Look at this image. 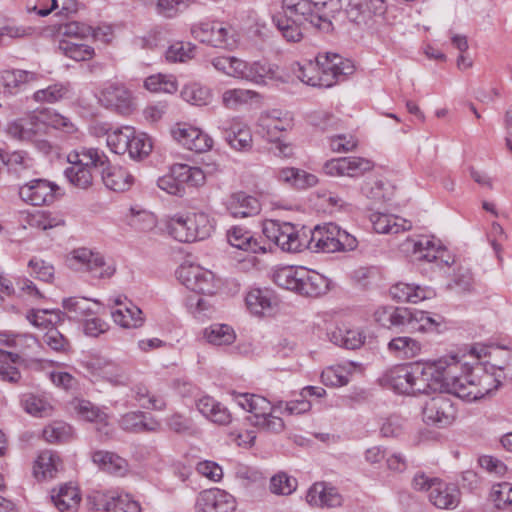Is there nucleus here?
I'll use <instances>...</instances> for the list:
<instances>
[{
    "label": "nucleus",
    "instance_id": "6e6d98bb",
    "mask_svg": "<svg viewBox=\"0 0 512 512\" xmlns=\"http://www.w3.org/2000/svg\"><path fill=\"white\" fill-rule=\"evenodd\" d=\"M144 86L151 92H164L172 94L177 91V81L172 75L157 74L149 76L144 81Z\"/></svg>",
    "mask_w": 512,
    "mask_h": 512
},
{
    "label": "nucleus",
    "instance_id": "58836bf2",
    "mask_svg": "<svg viewBox=\"0 0 512 512\" xmlns=\"http://www.w3.org/2000/svg\"><path fill=\"white\" fill-rule=\"evenodd\" d=\"M411 364L392 368L386 374V381L399 394H411L412 378Z\"/></svg>",
    "mask_w": 512,
    "mask_h": 512
},
{
    "label": "nucleus",
    "instance_id": "09e8293b",
    "mask_svg": "<svg viewBox=\"0 0 512 512\" xmlns=\"http://www.w3.org/2000/svg\"><path fill=\"white\" fill-rule=\"evenodd\" d=\"M20 360L16 353L5 352L0 349V379L10 383H17L21 378L20 371L13 365Z\"/></svg>",
    "mask_w": 512,
    "mask_h": 512
},
{
    "label": "nucleus",
    "instance_id": "4d7b16f0",
    "mask_svg": "<svg viewBox=\"0 0 512 512\" xmlns=\"http://www.w3.org/2000/svg\"><path fill=\"white\" fill-rule=\"evenodd\" d=\"M263 121L264 127L272 137H277V133L287 131L292 125L288 113L283 114L279 110H272Z\"/></svg>",
    "mask_w": 512,
    "mask_h": 512
},
{
    "label": "nucleus",
    "instance_id": "864d4df0",
    "mask_svg": "<svg viewBox=\"0 0 512 512\" xmlns=\"http://www.w3.org/2000/svg\"><path fill=\"white\" fill-rule=\"evenodd\" d=\"M181 96L186 102L196 106L208 105L212 97L209 88L199 83H191L184 86Z\"/></svg>",
    "mask_w": 512,
    "mask_h": 512
},
{
    "label": "nucleus",
    "instance_id": "aec40b11",
    "mask_svg": "<svg viewBox=\"0 0 512 512\" xmlns=\"http://www.w3.org/2000/svg\"><path fill=\"white\" fill-rule=\"evenodd\" d=\"M99 101L106 108L113 109L120 114L126 115L133 110L132 93L120 83H111L103 88Z\"/></svg>",
    "mask_w": 512,
    "mask_h": 512
},
{
    "label": "nucleus",
    "instance_id": "f257e3e1",
    "mask_svg": "<svg viewBox=\"0 0 512 512\" xmlns=\"http://www.w3.org/2000/svg\"><path fill=\"white\" fill-rule=\"evenodd\" d=\"M355 70L351 60L337 53L318 54L315 61L292 64V72L302 83L313 87L329 88L345 80Z\"/></svg>",
    "mask_w": 512,
    "mask_h": 512
},
{
    "label": "nucleus",
    "instance_id": "a878e982",
    "mask_svg": "<svg viewBox=\"0 0 512 512\" xmlns=\"http://www.w3.org/2000/svg\"><path fill=\"white\" fill-rule=\"evenodd\" d=\"M488 359L484 361L485 367L496 372L503 382L512 381V350L496 347L488 352Z\"/></svg>",
    "mask_w": 512,
    "mask_h": 512
},
{
    "label": "nucleus",
    "instance_id": "5701e85b",
    "mask_svg": "<svg viewBox=\"0 0 512 512\" xmlns=\"http://www.w3.org/2000/svg\"><path fill=\"white\" fill-rule=\"evenodd\" d=\"M223 135L228 145L236 151L246 152L252 148V134L249 127L237 120L225 124Z\"/></svg>",
    "mask_w": 512,
    "mask_h": 512
},
{
    "label": "nucleus",
    "instance_id": "6e6552de",
    "mask_svg": "<svg viewBox=\"0 0 512 512\" xmlns=\"http://www.w3.org/2000/svg\"><path fill=\"white\" fill-rule=\"evenodd\" d=\"M356 238L334 223L317 225L308 231L306 249L314 253L352 251L357 247Z\"/></svg>",
    "mask_w": 512,
    "mask_h": 512
},
{
    "label": "nucleus",
    "instance_id": "20e7f679",
    "mask_svg": "<svg viewBox=\"0 0 512 512\" xmlns=\"http://www.w3.org/2000/svg\"><path fill=\"white\" fill-rule=\"evenodd\" d=\"M235 402L251 416V424L268 433L279 434L285 429V423L279 416L274 415L282 409L283 401L271 404L266 398L249 393H233Z\"/></svg>",
    "mask_w": 512,
    "mask_h": 512
},
{
    "label": "nucleus",
    "instance_id": "13d9d810",
    "mask_svg": "<svg viewBox=\"0 0 512 512\" xmlns=\"http://www.w3.org/2000/svg\"><path fill=\"white\" fill-rule=\"evenodd\" d=\"M63 308L78 319H87L94 314L90 300L85 297H70L62 301Z\"/></svg>",
    "mask_w": 512,
    "mask_h": 512
},
{
    "label": "nucleus",
    "instance_id": "49530a36",
    "mask_svg": "<svg viewBox=\"0 0 512 512\" xmlns=\"http://www.w3.org/2000/svg\"><path fill=\"white\" fill-rule=\"evenodd\" d=\"M91 366L99 369V374L113 385H126L129 381L127 374L111 362L96 359Z\"/></svg>",
    "mask_w": 512,
    "mask_h": 512
},
{
    "label": "nucleus",
    "instance_id": "bf43d9fd",
    "mask_svg": "<svg viewBox=\"0 0 512 512\" xmlns=\"http://www.w3.org/2000/svg\"><path fill=\"white\" fill-rule=\"evenodd\" d=\"M195 49L190 42H176L167 48L165 59L170 63L186 62L194 57Z\"/></svg>",
    "mask_w": 512,
    "mask_h": 512
},
{
    "label": "nucleus",
    "instance_id": "338daca9",
    "mask_svg": "<svg viewBox=\"0 0 512 512\" xmlns=\"http://www.w3.org/2000/svg\"><path fill=\"white\" fill-rule=\"evenodd\" d=\"M72 435V427L63 422L53 423L43 430V437L50 443H63L68 441Z\"/></svg>",
    "mask_w": 512,
    "mask_h": 512
},
{
    "label": "nucleus",
    "instance_id": "0e129e2a",
    "mask_svg": "<svg viewBox=\"0 0 512 512\" xmlns=\"http://www.w3.org/2000/svg\"><path fill=\"white\" fill-rule=\"evenodd\" d=\"M258 96V93L249 89H228L222 94V103L225 107L234 109Z\"/></svg>",
    "mask_w": 512,
    "mask_h": 512
},
{
    "label": "nucleus",
    "instance_id": "f3484780",
    "mask_svg": "<svg viewBox=\"0 0 512 512\" xmlns=\"http://www.w3.org/2000/svg\"><path fill=\"white\" fill-rule=\"evenodd\" d=\"M59 186L47 179H33L19 188L20 198L33 206L49 205L56 199Z\"/></svg>",
    "mask_w": 512,
    "mask_h": 512
},
{
    "label": "nucleus",
    "instance_id": "774afa93",
    "mask_svg": "<svg viewBox=\"0 0 512 512\" xmlns=\"http://www.w3.org/2000/svg\"><path fill=\"white\" fill-rule=\"evenodd\" d=\"M127 223L138 231L150 230L155 226L154 215L146 210L130 209L127 215Z\"/></svg>",
    "mask_w": 512,
    "mask_h": 512
},
{
    "label": "nucleus",
    "instance_id": "a18cd8bd",
    "mask_svg": "<svg viewBox=\"0 0 512 512\" xmlns=\"http://www.w3.org/2000/svg\"><path fill=\"white\" fill-rule=\"evenodd\" d=\"M21 405L27 413L35 417L49 416L53 409L44 396L33 393L23 394L21 397Z\"/></svg>",
    "mask_w": 512,
    "mask_h": 512
},
{
    "label": "nucleus",
    "instance_id": "3c124183",
    "mask_svg": "<svg viewBox=\"0 0 512 512\" xmlns=\"http://www.w3.org/2000/svg\"><path fill=\"white\" fill-rule=\"evenodd\" d=\"M5 166L10 172L22 176L34 168V159L25 151H8Z\"/></svg>",
    "mask_w": 512,
    "mask_h": 512
},
{
    "label": "nucleus",
    "instance_id": "72a5a7b5",
    "mask_svg": "<svg viewBox=\"0 0 512 512\" xmlns=\"http://www.w3.org/2000/svg\"><path fill=\"white\" fill-rule=\"evenodd\" d=\"M404 245L407 251H412L416 260L433 262L440 258V253H443L440 248L436 247L434 240L428 237H421L417 240L408 239Z\"/></svg>",
    "mask_w": 512,
    "mask_h": 512
},
{
    "label": "nucleus",
    "instance_id": "4c0bfd02",
    "mask_svg": "<svg viewBox=\"0 0 512 512\" xmlns=\"http://www.w3.org/2000/svg\"><path fill=\"white\" fill-rule=\"evenodd\" d=\"M120 426L125 431L140 433L156 431L159 427V423L152 418L147 420V417L143 412L137 411L123 415L120 420Z\"/></svg>",
    "mask_w": 512,
    "mask_h": 512
},
{
    "label": "nucleus",
    "instance_id": "9d476101",
    "mask_svg": "<svg viewBox=\"0 0 512 512\" xmlns=\"http://www.w3.org/2000/svg\"><path fill=\"white\" fill-rule=\"evenodd\" d=\"M283 13L273 16L272 21L283 38L288 42H299L303 38V31L311 26L310 18L305 12L291 1H282Z\"/></svg>",
    "mask_w": 512,
    "mask_h": 512
},
{
    "label": "nucleus",
    "instance_id": "ddd939ff",
    "mask_svg": "<svg viewBox=\"0 0 512 512\" xmlns=\"http://www.w3.org/2000/svg\"><path fill=\"white\" fill-rule=\"evenodd\" d=\"M457 414L455 404L450 397L441 392L428 399L422 408L423 421L427 425L444 428L451 425Z\"/></svg>",
    "mask_w": 512,
    "mask_h": 512
},
{
    "label": "nucleus",
    "instance_id": "473e14b6",
    "mask_svg": "<svg viewBox=\"0 0 512 512\" xmlns=\"http://www.w3.org/2000/svg\"><path fill=\"white\" fill-rule=\"evenodd\" d=\"M384 11V0H349L347 15L350 21L360 24L371 14Z\"/></svg>",
    "mask_w": 512,
    "mask_h": 512
},
{
    "label": "nucleus",
    "instance_id": "dca6fc26",
    "mask_svg": "<svg viewBox=\"0 0 512 512\" xmlns=\"http://www.w3.org/2000/svg\"><path fill=\"white\" fill-rule=\"evenodd\" d=\"M192 36L216 48L231 49L235 40L230 31L219 22H201L191 27Z\"/></svg>",
    "mask_w": 512,
    "mask_h": 512
},
{
    "label": "nucleus",
    "instance_id": "412c9836",
    "mask_svg": "<svg viewBox=\"0 0 512 512\" xmlns=\"http://www.w3.org/2000/svg\"><path fill=\"white\" fill-rule=\"evenodd\" d=\"M371 161L360 157H341L327 161L324 164V172L330 176L357 177L371 170Z\"/></svg>",
    "mask_w": 512,
    "mask_h": 512
},
{
    "label": "nucleus",
    "instance_id": "c03bdc74",
    "mask_svg": "<svg viewBox=\"0 0 512 512\" xmlns=\"http://www.w3.org/2000/svg\"><path fill=\"white\" fill-rule=\"evenodd\" d=\"M134 128L130 126H124L116 128L108 133L106 143L111 152L123 155L129 150L130 137H133Z\"/></svg>",
    "mask_w": 512,
    "mask_h": 512
},
{
    "label": "nucleus",
    "instance_id": "cd10ccee",
    "mask_svg": "<svg viewBox=\"0 0 512 512\" xmlns=\"http://www.w3.org/2000/svg\"><path fill=\"white\" fill-rule=\"evenodd\" d=\"M228 243L239 250L250 253L265 252V247L253 233L241 226H233L226 233Z\"/></svg>",
    "mask_w": 512,
    "mask_h": 512
},
{
    "label": "nucleus",
    "instance_id": "2eb2a0df",
    "mask_svg": "<svg viewBox=\"0 0 512 512\" xmlns=\"http://www.w3.org/2000/svg\"><path fill=\"white\" fill-rule=\"evenodd\" d=\"M177 278L185 287L203 295H212L215 290L214 274L196 265H182L176 271Z\"/></svg>",
    "mask_w": 512,
    "mask_h": 512
},
{
    "label": "nucleus",
    "instance_id": "a211bd4d",
    "mask_svg": "<svg viewBox=\"0 0 512 512\" xmlns=\"http://www.w3.org/2000/svg\"><path fill=\"white\" fill-rule=\"evenodd\" d=\"M235 508L234 496L219 488L200 492L195 502L196 512H232Z\"/></svg>",
    "mask_w": 512,
    "mask_h": 512
},
{
    "label": "nucleus",
    "instance_id": "b1692460",
    "mask_svg": "<svg viewBox=\"0 0 512 512\" xmlns=\"http://www.w3.org/2000/svg\"><path fill=\"white\" fill-rule=\"evenodd\" d=\"M461 493L459 489L452 484H447L441 480L432 486L428 494L429 501L437 508L453 510L460 503Z\"/></svg>",
    "mask_w": 512,
    "mask_h": 512
},
{
    "label": "nucleus",
    "instance_id": "f704fd0d",
    "mask_svg": "<svg viewBox=\"0 0 512 512\" xmlns=\"http://www.w3.org/2000/svg\"><path fill=\"white\" fill-rule=\"evenodd\" d=\"M276 177L280 182L297 189L312 187L318 181L315 175L290 167L277 170Z\"/></svg>",
    "mask_w": 512,
    "mask_h": 512
},
{
    "label": "nucleus",
    "instance_id": "79ce46f5",
    "mask_svg": "<svg viewBox=\"0 0 512 512\" xmlns=\"http://www.w3.org/2000/svg\"><path fill=\"white\" fill-rule=\"evenodd\" d=\"M61 466V460L59 456L50 450H45L38 456L35 466L34 474L37 478L40 476L43 479L53 478Z\"/></svg>",
    "mask_w": 512,
    "mask_h": 512
},
{
    "label": "nucleus",
    "instance_id": "2f4dec72",
    "mask_svg": "<svg viewBox=\"0 0 512 512\" xmlns=\"http://www.w3.org/2000/svg\"><path fill=\"white\" fill-rule=\"evenodd\" d=\"M111 317L115 324L125 329L139 328L145 321L142 310L130 301L124 307L113 310Z\"/></svg>",
    "mask_w": 512,
    "mask_h": 512
},
{
    "label": "nucleus",
    "instance_id": "c9c22d12",
    "mask_svg": "<svg viewBox=\"0 0 512 512\" xmlns=\"http://www.w3.org/2000/svg\"><path fill=\"white\" fill-rule=\"evenodd\" d=\"M80 495L76 487L65 484L55 493L53 490L51 500L60 512H76L80 503Z\"/></svg>",
    "mask_w": 512,
    "mask_h": 512
},
{
    "label": "nucleus",
    "instance_id": "f03ea898",
    "mask_svg": "<svg viewBox=\"0 0 512 512\" xmlns=\"http://www.w3.org/2000/svg\"><path fill=\"white\" fill-rule=\"evenodd\" d=\"M461 369L455 356L411 364V394H428L444 392L452 394L450 383Z\"/></svg>",
    "mask_w": 512,
    "mask_h": 512
},
{
    "label": "nucleus",
    "instance_id": "052dcab7",
    "mask_svg": "<svg viewBox=\"0 0 512 512\" xmlns=\"http://www.w3.org/2000/svg\"><path fill=\"white\" fill-rule=\"evenodd\" d=\"M246 304L254 314H263L271 307L272 298L267 290L253 289L246 296Z\"/></svg>",
    "mask_w": 512,
    "mask_h": 512
},
{
    "label": "nucleus",
    "instance_id": "0eeeda50",
    "mask_svg": "<svg viewBox=\"0 0 512 512\" xmlns=\"http://www.w3.org/2000/svg\"><path fill=\"white\" fill-rule=\"evenodd\" d=\"M217 165L206 164L203 167H192L187 164H175L169 173L157 180L158 187L171 195L183 196L185 185L191 187L203 186L209 175L217 172Z\"/></svg>",
    "mask_w": 512,
    "mask_h": 512
},
{
    "label": "nucleus",
    "instance_id": "1a4fd4ad",
    "mask_svg": "<svg viewBox=\"0 0 512 512\" xmlns=\"http://www.w3.org/2000/svg\"><path fill=\"white\" fill-rule=\"evenodd\" d=\"M263 234L282 251L298 253L306 249L308 231L297 228L289 222L267 220L263 225Z\"/></svg>",
    "mask_w": 512,
    "mask_h": 512
},
{
    "label": "nucleus",
    "instance_id": "4468645a",
    "mask_svg": "<svg viewBox=\"0 0 512 512\" xmlns=\"http://www.w3.org/2000/svg\"><path fill=\"white\" fill-rule=\"evenodd\" d=\"M88 505L96 511L105 512H140V504L129 494L117 492L93 491L87 497Z\"/></svg>",
    "mask_w": 512,
    "mask_h": 512
},
{
    "label": "nucleus",
    "instance_id": "680f3d73",
    "mask_svg": "<svg viewBox=\"0 0 512 512\" xmlns=\"http://www.w3.org/2000/svg\"><path fill=\"white\" fill-rule=\"evenodd\" d=\"M269 488L273 494L290 495L297 488V480L285 472H279L270 479Z\"/></svg>",
    "mask_w": 512,
    "mask_h": 512
},
{
    "label": "nucleus",
    "instance_id": "603ef678",
    "mask_svg": "<svg viewBox=\"0 0 512 512\" xmlns=\"http://www.w3.org/2000/svg\"><path fill=\"white\" fill-rule=\"evenodd\" d=\"M443 325V317L440 315H432L431 313L423 310L414 309V324L413 329L422 332H436L439 333Z\"/></svg>",
    "mask_w": 512,
    "mask_h": 512
},
{
    "label": "nucleus",
    "instance_id": "ea45409f",
    "mask_svg": "<svg viewBox=\"0 0 512 512\" xmlns=\"http://www.w3.org/2000/svg\"><path fill=\"white\" fill-rule=\"evenodd\" d=\"M421 348V343L409 336L395 337L388 343V350L403 359L414 358L420 353Z\"/></svg>",
    "mask_w": 512,
    "mask_h": 512
},
{
    "label": "nucleus",
    "instance_id": "393cba45",
    "mask_svg": "<svg viewBox=\"0 0 512 512\" xmlns=\"http://www.w3.org/2000/svg\"><path fill=\"white\" fill-rule=\"evenodd\" d=\"M227 209L233 217H252L260 213L261 204L257 197L240 191L229 197Z\"/></svg>",
    "mask_w": 512,
    "mask_h": 512
},
{
    "label": "nucleus",
    "instance_id": "7c9ffc66",
    "mask_svg": "<svg viewBox=\"0 0 512 512\" xmlns=\"http://www.w3.org/2000/svg\"><path fill=\"white\" fill-rule=\"evenodd\" d=\"M370 219L373 229L380 234H397L401 231L410 230L412 227L410 221L391 214L376 212L371 214Z\"/></svg>",
    "mask_w": 512,
    "mask_h": 512
},
{
    "label": "nucleus",
    "instance_id": "a19ab883",
    "mask_svg": "<svg viewBox=\"0 0 512 512\" xmlns=\"http://www.w3.org/2000/svg\"><path fill=\"white\" fill-rule=\"evenodd\" d=\"M353 369V362L328 367L321 373V380L326 386H344L349 382Z\"/></svg>",
    "mask_w": 512,
    "mask_h": 512
},
{
    "label": "nucleus",
    "instance_id": "f8f14e48",
    "mask_svg": "<svg viewBox=\"0 0 512 512\" xmlns=\"http://www.w3.org/2000/svg\"><path fill=\"white\" fill-rule=\"evenodd\" d=\"M67 261L71 268L84 269L96 278H110L116 272L113 261L107 262L99 252L84 247L74 249Z\"/></svg>",
    "mask_w": 512,
    "mask_h": 512
},
{
    "label": "nucleus",
    "instance_id": "e2e57ef3",
    "mask_svg": "<svg viewBox=\"0 0 512 512\" xmlns=\"http://www.w3.org/2000/svg\"><path fill=\"white\" fill-rule=\"evenodd\" d=\"M365 336L356 330H341L332 333V340L335 344L346 349H357L364 343Z\"/></svg>",
    "mask_w": 512,
    "mask_h": 512
},
{
    "label": "nucleus",
    "instance_id": "37998d69",
    "mask_svg": "<svg viewBox=\"0 0 512 512\" xmlns=\"http://www.w3.org/2000/svg\"><path fill=\"white\" fill-rule=\"evenodd\" d=\"M71 85L68 82H58L49 85L47 88L37 90L33 94L36 102L56 103L70 96Z\"/></svg>",
    "mask_w": 512,
    "mask_h": 512
},
{
    "label": "nucleus",
    "instance_id": "4be33fe9",
    "mask_svg": "<svg viewBox=\"0 0 512 512\" xmlns=\"http://www.w3.org/2000/svg\"><path fill=\"white\" fill-rule=\"evenodd\" d=\"M75 410L82 419L95 424L100 437H111L113 427L109 423V416L105 411L88 400H79Z\"/></svg>",
    "mask_w": 512,
    "mask_h": 512
},
{
    "label": "nucleus",
    "instance_id": "e433bc0d",
    "mask_svg": "<svg viewBox=\"0 0 512 512\" xmlns=\"http://www.w3.org/2000/svg\"><path fill=\"white\" fill-rule=\"evenodd\" d=\"M191 214H176L167 222L169 234L177 241L189 243L194 242L193 225H190Z\"/></svg>",
    "mask_w": 512,
    "mask_h": 512
},
{
    "label": "nucleus",
    "instance_id": "c756f323",
    "mask_svg": "<svg viewBox=\"0 0 512 512\" xmlns=\"http://www.w3.org/2000/svg\"><path fill=\"white\" fill-rule=\"evenodd\" d=\"M92 460L102 471L117 477L125 476L129 469L126 459L114 452L95 451L92 455Z\"/></svg>",
    "mask_w": 512,
    "mask_h": 512
},
{
    "label": "nucleus",
    "instance_id": "de8ad7c7",
    "mask_svg": "<svg viewBox=\"0 0 512 512\" xmlns=\"http://www.w3.org/2000/svg\"><path fill=\"white\" fill-rule=\"evenodd\" d=\"M204 336L209 343L218 346L230 345L236 338V334L231 326L218 323L206 328Z\"/></svg>",
    "mask_w": 512,
    "mask_h": 512
},
{
    "label": "nucleus",
    "instance_id": "7ed1b4c3",
    "mask_svg": "<svg viewBox=\"0 0 512 512\" xmlns=\"http://www.w3.org/2000/svg\"><path fill=\"white\" fill-rule=\"evenodd\" d=\"M461 366L455 381L450 383L452 394L468 402L479 400L492 394L502 385L503 381L496 372L485 367L484 362L468 365L458 360Z\"/></svg>",
    "mask_w": 512,
    "mask_h": 512
},
{
    "label": "nucleus",
    "instance_id": "6ab92c4d",
    "mask_svg": "<svg viewBox=\"0 0 512 512\" xmlns=\"http://www.w3.org/2000/svg\"><path fill=\"white\" fill-rule=\"evenodd\" d=\"M171 134L182 146L197 153L206 152L213 146V139L207 133L188 124H177Z\"/></svg>",
    "mask_w": 512,
    "mask_h": 512
},
{
    "label": "nucleus",
    "instance_id": "5fc2aeb1",
    "mask_svg": "<svg viewBox=\"0 0 512 512\" xmlns=\"http://www.w3.org/2000/svg\"><path fill=\"white\" fill-rule=\"evenodd\" d=\"M59 49L75 61H86L94 56V48L83 43L62 40Z\"/></svg>",
    "mask_w": 512,
    "mask_h": 512
},
{
    "label": "nucleus",
    "instance_id": "8fccbe9b",
    "mask_svg": "<svg viewBox=\"0 0 512 512\" xmlns=\"http://www.w3.org/2000/svg\"><path fill=\"white\" fill-rule=\"evenodd\" d=\"M133 397L141 407L162 411L166 408V401L161 396L150 394L148 388L143 384H136L132 389Z\"/></svg>",
    "mask_w": 512,
    "mask_h": 512
},
{
    "label": "nucleus",
    "instance_id": "39448f33",
    "mask_svg": "<svg viewBox=\"0 0 512 512\" xmlns=\"http://www.w3.org/2000/svg\"><path fill=\"white\" fill-rule=\"evenodd\" d=\"M273 280L279 287L307 297H318L329 287L326 277L304 267H282L274 272Z\"/></svg>",
    "mask_w": 512,
    "mask_h": 512
},
{
    "label": "nucleus",
    "instance_id": "9b49d317",
    "mask_svg": "<svg viewBox=\"0 0 512 512\" xmlns=\"http://www.w3.org/2000/svg\"><path fill=\"white\" fill-rule=\"evenodd\" d=\"M237 79L250 82L259 87L267 86L270 83L287 82L281 68L277 64L266 60L247 62L241 59Z\"/></svg>",
    "mask_w": 512,
    "mask_h": 512
},
{
    "label": "nucleus",
    "instance_id": "c85d7f7f",
    "mask_svg": "<svg viewBox=\"0 0 512 512\" xmlns=\"http://www.w3.org/2000/svg\"><path fill=\"white\" fill-rule=\"evenodd\" d=\"M102 181L104 185L113 191L121 192L130 188L133 183V176L122 167H111L110 163L100 166Z\"/></svg>",
    "mask_w": 512,
    "mask_h": 512
},
{
    "label": "nucleus",
    "instance_id": "69168bd1",
    "mask_svg": "<svg viewBox=\"0 0 512 512\" xmlns=\"http://www.w3.org/2000/svg\"><path fill=\"white\" fill-rule=\"evenodd\" d=\"M128 153L132 159H141L147 156L152 150L151 140L146 134H137L134 130L133 137H130Z\"/></svg>",
    "mask_w": 512,
    "mask_h": 512
},
{
    "label": "nucleus",
    "instance_id": "bb28decb",
    "mask_svg": "<svg viewBox=\"0 0 512 512\" xmlns=\"http://www.w3.org/2000/svg\"><path fill=\"white\" fill-rule=\"evenodd\" d=\"M197 410L209 421L218 425H228L232 416L229 410L213 397L205 395L196 400Z\"/></svg>",
    "mask_w": 512,
    "mask_h": 512
},
{
    "label": "nucleus",
    "instance_id": "423d86ee",
    "mask_svg": "<svg viewBox=\"0 0 512 512\" xmlns=\"http://www.w3.org/2000/svg\"><path fill=\"white\" fill-rule=\"evenodd\" d=\"M70 164L65 169V177L75 187L87 189L92 185V169L100 171V166L108 164V157L98 148H82L67 156Z\"/></svg>",
    "mask_w": 512,
    "mask_h": 512
}]
</instances>
